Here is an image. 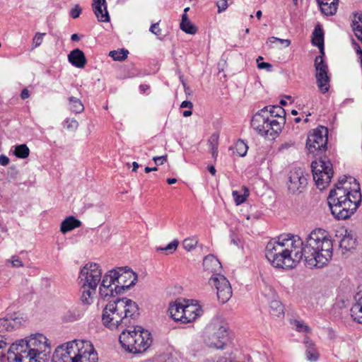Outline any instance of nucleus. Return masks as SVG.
I'll return each mask as SVG.
<instances>
[{
  "label": "nucleus",
  "instance_id": "16",
  "mask_svg": "<svg viewBox=\"0 0 362 362\" xmlns=\"http://www.w3.org/2000/svg\"><path fill=\"white\" fill-rule=\"evenodd\" d=\"M353 189L349 191L347 187L344 186L336 185L335 188L332 189L327 197V202L329 206L334 204H339L344 198H349L351 197Z\"/></svg>",
  "mask_w": 362,
  "mask_h": 362
},
{
  "label": "nucleus",
  "instance_id": "17",
  "mask_svg": "<svg viewBox=\"0 0 362 362\" xmlns=\"http://www.w3.org/2000/svg\"><path fill=\"white\" fill-rule=\"evenodd\" d=\"M92 8L99 21H110V16L107 10L106 0H93Z\"/></svg>",
  "mask_w": 362,
  "mask_h": 362
},
{
  "label": "nucleus",
  "instance_id": "20",
  "mask_svg": "<svg viewBox=\"0 0 362 362\" xmlns=\"http://www.w3.org/2000/svg\"><path fill=\"white\" fill-rule=\"evenodd\" d=\"M198 309L189 305H184L183 309L181 310L182 315H180V322L182 324H187L194 321L199 313H197Z\"/></svg>",
  "mask_w": 362,
  "mask_h": 362
},
{
  "label": "nucleus",
  "instance_id": "39",
  "mask_svg": "<svg viewBox=\"0 0 362 362\" xmlns=\"http://www.w3.org/2000/svg\"><path fill=\"white\" fill-rule=\"evenodd\" d=\"M291 324L296 327V329L300 332H308L310 331V328L303 322L294 320L291 322Z\"/></svg>",
  "mask_w": 362,
  "mask_h": 362
},
{
  "label": "nucleus",
  "instance_id": "33",
  "mask_svg": "<svg viewBox=\"0 0 362 362\" xmlns=\"http://www.w3.org/2000/svg\"><path fill=\"white\" fill-rule=\"evenodd\" d=\"M235 150L239 156L243 157L247 154L248 150L247 144L243 140L239 139L235 144Z\"/></svg>",
  "mask_w": 362,
  "mask_h": 362
},
{
  "label": "nucleus",
  "instance_id": "59",
  "mask_svg": "<svg viewBox=\"0 0 362 362\" xmlns=\"http://www.w3.org/2000/svg\"><path fill=\"white\" fill-rule=\"evenodd\" d=\"M150 86L147 84H141L139 86L140 91L143 93H146L147 90H148Z\"/></svg>",
  "mask_w": 362,
  "mask_h": 362
},
{
  "label": "nucleus",
  "instance_id": "42",
  "mask_svg": "<svg viewBox=\"0 0 362 362\" xmlns=\"http://www.w3.org/2000/svg\"><path fill=\"white\" fill-rule=\"evenodd\" d=\"M218 136L216 134H213L210 136L208 143L210 146L211 150H214L218 148Z\"/></svg>",
  "mask_w": 362,
  "mask_h": 362
},
{
  "label": "nucleus",
  "instance_id": "52",
  "mask_svg": "<svg viewBox=\"0 0 362 362\" xmlns=\"http://www.w3.org/2000/svg\"><path fill=\"white\" fill-rule=\"evenodd\" d=\"M9 158L5 155H0V164L3 166H6L9 163Z\"/></svg>",
  "mask_w": 362,
  "mask_h": 362
},
{
  "label": "nucleus",
  "instance_id": "5",
  "mask_svg": "<svg viewBox=\"0 0 362 362\" xmlns=\"http://www.w3.org/2000/svg\"><path fill=\"white\" fill-rule=\"evenodd\" d=\"M102 271L97 263H88L81 270L79 284H81V300L83 303L90 305L93 296L96 293V288L101 281Z\"/></svg>",
  "mask_w": 362,
  "mask_h": 362
},
{
  "label": "nucleus",
  "instance_id": "48",
  "mask_svg": "<svg viewBox=\"0 0 362 362\" xmlns=\"http://www.w3.org/2000/svg\"><path fill=\"white\" fill-rule=\"evenodd\" d=\"M153 160L157 165H163L167 160V155L162 156H155L153 158Z\"/></svg>",
  "mask_w": 362,
  "mask_h": 362
},
{
  "label": "nucleus",
  "instance_id": "10",
  "mask_svg": "<svg viewBox=\"0 0 362 362\" xmlns=\"http://www.w3.org/2000/svg\"><path fill=\"white\" fill-rule=\"evenodd\" d=\"M311 170L317 187L320 190L325 189L334 173L331 162L320 158L311 163Z\"/></svg>",
  "mask_w": 362,
  "mask_h": 362
},
{
  "label": "nucleus",
  "instance_id": "14",
  "mask_svg": "<svg viewBox=\"0 0 362 362\" xmlns=\"http://www.w3.org/2000/svg\"><path fill=\"white\" fill-rule=\"evenodd\" d=\"M307 178L301 168H294L290 171L288 189L292 194H300L307 186Z\"/></svg>",
  "mask_w": 362,
  "mask_h": 362
},
{
  "label": "nucleus",
  "instance_id": "27",
  "mask_svg": "<svg viewBox=\"0 0 362 362\" xmlns=\"http://www.w3.org/2000/svg\"><path fill=\"white\" fill-rule=\"evenodd\" d=\"M313 37L312 42L315 46H317L320 49L322 54L324 53V33L321 28H315L313 32Z\"/></svg>",
  "mask_w": 362,
  "mask_h": 362
},
{
  "label": "nucleus",
  "instance_id": "57",
  "mask_svg": "<svg viewBox=\"0 0 362 362\" xmlns=\"http://www.w3.org/2000/svg\"><path fill=\"white\" fill-rule=\"evenodd\" d=\"M29 91L25 88L21 91V97L22 99L25 100L29 97Z\"/></svg>",
  "mask_w": 362,
  "mask_h": 362
},
{
  "label": "nucleus",
  "instance_id": "35",
  "mask_svg": "<svg viewBox=\"0 0 362 362\" xmlns=\"http://www.w3.org/2000/svg\"><path fill=\"white\" fill-rule=\"evenodd\" d=\"M244 194H240L238 191H233L232 195L236 205H240L246 201V197L249 195L247 189L244 187Z\"/></svg>",
  "mask_w": 362,
  "mask_h": 362
},
{
  "label": "nucleus",
  "instance_id": "21",
  "mask_svg": "<svg viewBox=\"0 0 362 362\" xmlns=\"http://www.w3.org/2000/svg\"><path fill=\"white\" fill-rule=\"evenodd\" d=\"M322 13L326 16L334 15L337 9L338 0H317Z\"/></svg>",
  "mask_w": 362,
  "mask_h": 362
},
{
  "label": "nucleus",
  "instance_id": "37",
  "mask_svg": "<svg viewBox=\"0 0 362 362\" xmlns=\"http://www.w3.org/2000/svg\"><path fill=\"white\" fill-rule=\"evenodd\" d=\"M197 243L198 240L195 237L187 238L183 240L182 246L186 250L191 251L192 250L195 248Z\"/></svg>",
  "mask_w": 362,
  "mask_h": 362
},
{
  "label": "nucleus",
  "instance_id": "56",
  "mask_svg": "<svg viewBox=\"0 0 362 362\" xmlns=\"http://www.w3.org/2000/svg\"><path fill=\"white\" fill-rule=\"evenodd\" d=\"M352 21L359 22V23L362 24V13H356Z\"/></svg>",
  "mask_w": 362,
  "mask_h": 362
},
{
  "label": "nucleus",
  "instance_id": "32",
  "mask_svg": "<svg viewBox=\"0 0 362 362\" xmlns=\"http://www.w3.org/2000/svg\"><path fill=\"white\" fill-rule=\"evenodd\" d=\"M350 311L353 320L362 324V305L354 304L352 305Z\"/></svg>",
  "mask_w": 362,
  "mask_h": 362
},
{
  "label": "nucleus",
  "instance_id": "2",
  "mask_svg": "<svg viewBox=\"0 0 362 362\" xmlns=\"http://www.w3.org/2000/svg\"><path fill=\"white\" fill-rule=\"evenodd\" d=\"M8 344L0 336V350ZM51 354V346L47 339L42 334H32L13 343L7 351V356L0 351V362H47Z\"/></svg>",
  "mask_w": 362,
  "mask_h": 362
},
{
  "label": "nucleus",
  "instance_id": "25",
  "mask_svg": "<svg viewBox=\"0 0 362 362\" xmlns=\"http://www.w3.org/2000/svg\"><path fill=\"white\" fill-rule=\"evenodd\" d=\"M268 107V115L272 117H277L279 122H282V126L284 127L286 122V111L280 105H269Z\"/></svg>",
  "mask_w": 362,
  "mask_h": 362
},
{
  "label": "nucleus",
  "instance_id": "1",
  "mask_svg": "<svg viewBox=\"0 0 362 362\" xmlns=\"http://www.w3.org/2000/svg\"><path fill=\"white\" fill-rule=\"evenodd\" d=\"M333 255V243L327 232L316 228L304 240L299 236L282 234L266 246L265 257L276 268H293L304 259L307 267L322 268Z\"/></svg>",
  "mask_w": 362,
  "mask_h": 362
},
{
  "label": "nucleus",
  "instance_id": "38",
  "mask_svg": "<svg viewBox=\"0 0 362 362\" xmlns=\"http://www.w3.org/2000/svg\"><path fill=\"white\" fill-rule=\"evenodd\" d=\"M64 127L71 132H75L78 127V123L75 119L66 118L64 121Z\"/></svg>",
  "mask_w": 362,
  "mask_h": 362
},
{
  "label": "nucleus",
  "instance_id": "41",
  "mask_svg": "<svg viewBox=\"0 0 362 362\" xmlns=\"http://www.w3.org/2000/svg\"><path fill=\"white\" fill-rule=\"evenodd\" d=\"M45 35V33H37L35 34V35L34 36V37L33 39V44L34 48L39 47L42 44V40H43V36Z\"/></svg>",
  "mask_w": 362,
  "mask_h": 362
},
{
  "label": "nucleus",
  "instance_id": "40",
  "mask_svg": "<svg viewBox=\"0 0 362 362\" xmlns=\"http://www.w3.org/2000/svg\"><path fill=\"white\" fill-rule=\"evenodd\" d=\"M179 244V241L177 240H174L169 244H168L164 247H159L157 249L158 251H167L169 252V253H173L174 251L176 250L177 246Z\"/></svg>",
  "mask_w": 362,
  "mask_h": 362
},
{
  "label": "nucleus",
  "instance_id": "26",
  "mask_svg": "<svg viewBox=\"0 0 362 362\" xmlns=\"http://www.w3.org/2000/svg\"><path fill=\"white\" fill-rule=\"evenodd\" d=\"M339 245L342 250H344L345 252L349 251L355 247L356 239L354 238L352 235L346 230L345 234L341 239Z\"/></svg>",
  "mask_w": 362,
  "mask_h": 362
},
{
  "label": "nucleus",
  "instance_id": "6",
  "mask_svg": "<svg viewBox=\"0 0 362 362\" xmlns=\"http://www.w3.org/2000/svg\"><path fill=\"white\" fill-rule=\"evenodd\" d=\"M122 346L129 353L144 352L152 344L151 333L141 326L133 330H123L119 337Z\"/></svg>",
  "mask_w": 362,
  "mask_h": 362
},
{
  "label": "nucleus",
  "instance_id": "45",
  "mask_svg": "<svg viewBox=\"0 0 362 362\" xmlns=\"http://www.w3.org/2000/svg\"><path fill=\"white\" fill-rule=\"evenodd\" d=\"M218 7V12L221 13L224 11L228 6V0H220L216 3Z\"/></svg>",
  "mask_w": 362,
  "mask_h": 362
},
{
  "label": "nucleus",
  "instance_id": "15",
  "mask_svg": "<svg viewBox=\"0 0 362 362\" xmlns=\"http://www.w3.org/2000/svg\"><path fill=\"white\" fill-rule=\"evenodd\" d=\"M75 340L57 346L52 356V362H76L74 361Z\"/></svg>",
  "mask_w": 362,
  "mask_h": 362
},
{
  "label": "nucleus",
  "instance_id": "12",
  "mask_svg": "<svg viewBox=\"0 0 362 362\" xmlns=\"http://www.w3.org/2000/svg\"><path fill=\"white\" fill-rule=\"evenodd\" d=\"M209 284L216 289L218 300L221 303L228 302L232 296V288L228 280L222 274H213L209 280Z\"/></svg>",
  "mask_w": 362,
  "mask_h": 362
},
{
  "label": "nucleus",
  "instance_id": "24",
  "mask_svg": "<svg viewBox=\"0 0 362 362\" xmlns=\"http://www.w3.org/2000/svg\"><path fill=\"white\" fill-rule=\"evenodd\" d=\"M305 356L310 361H317L319 358V353L315 347V343L309 338L305 339Z\"/></svg>",
  "mask_w": 362,
  "mask_h": 362
},
{
  "label": "nucleus",
  "instance_id": "61",
  "mask_svg": "<svg viewBox=\"0 0 362 362\" xmlns=\"http://www.w3.org/2000/svg\"><path fill=\"white\" fill-rule=\"evenodd\" d=\"M71 40L72 41L77 42L80 40V36L78 34L74 33V34L71 35Z\"/></svg>",
  "mask_w": 362,
  "mask_h": 362
},
{
  "label": "nucleus",
  "instance_id": "18",
  "mask_svg": "<svg viewBox=\"0 0 362 362\" xmlns=\"http://www.w3.org/2000/svg\"><path fill=\"white\" fill-rule=\"evenodd\" d=\"M24 321L22 317L16 316V314L0 318V332L12 330L22 325Z\"/></svg>",
  "mask_w": 362,
  "mask_h": 362
},
{
  "label": "nucleus",
  "instance_id": "46",
  "mask_svg": "<svg viewBox=\"0 0 362 362\" xmlns=\"http://www.w3.org/2000/svg\"><path fill=\"white\" fill-rule=\"evenodd\" d=\"M269 42L271 43H274L276 42H280L282 44H285V46L286 47H288L290 45H291V40H283V39H280V38H278V37H272L269 39Z\"/></svg>",
  "mask_w": 362,
  "mask_h": 362
},
{
  "label": "nucleus",
  "instance_id": "9",
  "mask_svg": "<svg viewBox=\"0 0 362 362\" xmlns=\"http://www.w3.org/2000/svg\"><path fill=\"white\" fill-rule=\"evenodd\" d=\"M353 180L356 187L353 189L351 197L344 198L339 204H334L329 206L332 214L339 220H344L349 218L356 211L361 202V193L359 183L354 177H349ZM350 183L351 181L349 182Z\"/></svg>",
  "mask_w": 362,
  "mask_h": 362
},
{
  "label": "nucleus",
  "instance_id": "53",
  "mask_svg": "<svg viewBox=\"0 0 362 362\" xmlns=\"http://www.w3.org/2000/svg\"><path fill=\"white\" fill-rule=\"evenodd\" d=\"M180 107H182V108H188V109L192 110V107H193V104H192V103L191 101L185 100V101H183L181 103Z\"/></svg>",
  "mask_w": 362,
  "mask_h": 362
},
{
  "label": "nucleus",
  "instance_id": "44",
  "mask_svg": "<svg viewBox=\"0 0 362 362\" xmlns=\"http://www.w3.org/2000/svg\"><path fill=\"white\" fill-rule=\"evenodd\" d=\"M81 13V8L78 4H76L74 8H72L70 11V16L73 18H78Z\"/></svg>",
  "mask_w": 362,
  "mask_h": 362
},
{
  "label": "nucleus",
  "instance_id": "49",
  "mask_svg": "<svg viewBox=\"0 0 362 362\" xmlns=\"http://www.w3.org/2000/svg\"><path fill=\"white\" fill-rule=\"evenodd\" d=\"M11 263L13 267H23V263L20 258L18 256H13L11 259Z\"/></svg>",
  "mask_w": 362,
  "mask_h": 362
},
{
  "label": "nucleus",
  "instance_id": "31",
  "mask_svg": "<svg viewBox=\"0 0 362 362\" xmlns=\"http://www.w3.org/2000/svg\"><path fill=\"white\" fill-rule=\"evenodd\" d=\"M13 154L18 158L24 159L29 156L30 149L26 144L16 145Z\"/></svg>",
  "mask_w": 362,
  "mask_h": 362
},
{
  "label": "nucleus",
  "instance_id": "55",
  "mask_svg": "<svg viewBox=\"0 0 362 362\" xmlns=\"http://www.w3.org/2000/svg\"><path fill=\"white\" fill-rule=\"evenodd\" d=\"M353 44L354 45V49H355L357 55L360 56L362 53V49H361L360 45L355 42H354Z\"/></svg>",
  "mask_w": 362,
  "mask_h": 362
},
{
  "label": "nucleus",
  "instance_id": "13",
  "mask_svg": "<svg viewBox=\"0 0 362 362\" xmlns=\"http://www.w3.org/2000/svg\"><path fill=\"white\" fill-rule=\"evenodd\" d=\"M324 54L318 55L315 59V78L317 85L322 93H326L329 89V77L328 66L324 61Z\"/></svg>",
  "mask_w": 362,
  "mask_h": 362
},
{
  "label": "nucleus",
  "instance_id": "34",
  "mask_svg": "<svg viewBox=\"0 0 362 362\" xmlns=\"http://www.w3.org/2000/svg\"><path fill=\"white\" fill-rule=\"evenodd\" d=\"M129 52L127 49H122L119 50H113L111 51L109 55L115 60V61H122L127 58Z\"/></svg>",
  "mask_w": 362,
  "mask_h": 362
},
{
  "label": "nucleus",
  "instance_id": "3",
  "mask_svg": "<svg viewBox=\"0 0 362 362\" xmlns=\"http://www.w3.org/2000/svg\"><path fill=\"white\" fill-rule=\"evenodd\" d=\"M136 302L127 298H117L109 301L103 310L102 322L105 327L115 329L119 326H127L129 319H135L139 315Z\"/></svg>",
  "mask_w": 362,
  "mask_h": 362
},
{
  "label": "nucleus",
  "instance_id": "11",
  "mask_svg": "<svg viewBox=\"0 0 362 362\" xmlns=\"http://www.w3.org/2000/svg\"><path fill=\"white\" fill-rule=\"evenodd\" d=\"M328 130L326 127H320L308 134L306 141V148L309 153L315 156H320L327 150Z\"/></svg>",
  "mask_w": 362,
  "mask_h": 362
},
{
  "label": "nucleus",
  "instance_id": "29",
  "mask_svg": "<svg viewBox=\"0 0 362 362\" xmlns=\"http://www.w3.org/2000/svg\"><path fill=\"white\" fill-rule=\"evenodd\" d=\"M183 309V304L180 303H170L168 308V313L170 317L175 321L180 322V315H182L181 310Z\"/></svg>",
  "mask_w": 362,
  "mask_h": 362
},
{
  "label": "nucleus",
  "instance_id": "23",
  "mask_svg": "<svg viewBox=\"0 0 362 362\" xmlns=\"http://www.w3.org/2000/svg\"><path fill=\"white\" fill-rule=\"evenodd\" d=\"M203 267L206 271L215 273L221 268V265L220 262L214 255H210L204 257L203 260Z\"/></svg>",
  "mask_w": 362,
  "mask_h": 362
},
{
  "label": "nucleus",
  "instance_id": "51",
  "mask_svg": "<svg viewBox=\"0 0 362 362\" xmlns=\"http://www.w3.org/2000/svg\"><path fill=\"white\" fill-rule=\"evenodd\" d=\"M230 237V243L239 247V243H240V240L237 237V235L235 233H231Z\"/></svg>",
  "mask_w": 362,
  "mask_h": 362
},
{
  "label": "nucleus",
  "instance_id": "22",
  "mask_svg": "<svg viewBox=\"0 0 362 362\" xmlns=\"http://www.w3.org/2000/svg\"><path fill=\"white\" fill-rule=\"evenodd\" d=\"M81 226V222L80 220L73 216H70L62 222L60 230L63 234H65L75 228H79Z\"/></svg>",
  "mask_w": 362,
  "mask_h": 362
},
{
  "label": "nucleus",
  "instance_id": "7",
  "mask_svg": "<svg viewBox=\"0 0 362 362\" xmlns=\"http://www.w3.org/2000/svg\"><path fill=\"white\" fill-rule=\"evenodd\" d=\"M251 127L262 136L274 139L281 132L282 122L270 119L268 116V107L259 110L252 118Z\"/></svg>",
  "mask_w": 362,
  "mask_h": 362
},
{
  "label": "nucleus",
  "instance_id": "64",
  "mask_svg": "<svg viewBox=\"0 0 362 362\" xmlns=\"http://www.w3.org/2000/svg\"><path fill=\"white\" fill-rule=\"evenodd\" d=\"M132 166H133L132 171L136 172V170L139 168V163H136V161H134V162L132 163Z\"/></svg>",
  "mask_w": 362,
  "mask_h": 362
},
{
  "label": "nucleus",
  "instance_id": "47",
  "mask_svg": "<svg viewBox=\"0 0 362 362\" xmlns=\"http://www.w3.org/2000/svg\"><path fill=\"white\" fill-rule=\"evenodd\" d=\"M158 24V23H153L149 29L150 32H151L157 36L161 35V29L159 28Z\"/></svg>",
  "mask_w": 362,
  "mask_h": 362
},
{
  "label": "nucleus",
  "instance_id": "43",
  "mask_svg": "<svg viewBox=\"0 0 362 362\" xmlns=\"http://www.w3.org/2000/svg\"><path fill=\"white\" fill-rule=\"evenodd\" d=\"M351 27L356 36H358V33H362V24L359 22L352 21Z\"/></svg>",
  "mask_w": 362,
  "mask_h": 362
},
{
  "label": "nucleus",
  "instance_id": "4",
  "mask_svg": "<svg viewBox=\"0 0 362 362\" xmlns=\"http://www.w3.org/2000/svg\"><path fill=\"white\" fill-rule=\"evenodd\" d=\"M137 274L128 267H118L108 271L103 277L99 287L102 298L109 300L124 293L137 281Z\"/></svg>",
  "mask_w": 362,
  "mask_h": 362
},
{
  "label": "nucleus",
  "instance_id": "62",
  "mask_svg": "<svg viewBox=\"0 0 362 362\" xmlns=\"http://www.w3.org/2000/svg\"><path fill=\"white\" fill-rule=\"evenodd\" d=\"M208 170L209 171V173L212 175H216V168L214 165H209L208 167Z\"/></svg>",
  "mask_w": 362,
  "mask_h": 362
},
{
  "label": "nucleus",
  "instance_id": "8",
  "mask_svg": "<svg viewBox=\"0 0 362 362\" xmlns=\"http://www.w3.org/2000/svg\"><path fill=\"white\" fill-rule=\"evenodd\" d=\"M227 323L219 318H214L204 330V343L210 348L223 349L228 337Z\"/></svg>",
  "mask_w": 362,
  "mask_h": 362
},
{
  "label": "nucleus",
  "instance_id": "54",
  "mask_svg": "<svg viewBox=\"0 0 362 362\" xmlns=\"http://www.w3.org/2000/svg\"><path fill=\"white\" fill-rule=\"evenodd\" d=\"M204 362H231L226 358H218L216 361L212 359H206Z\"/></svg>",
  "mask_w": 362,
  "mask_h": 362
},
{
  "label": "nucleus",
  "instance_id": "19",
  "mask_svg": "<svg viewBox=\"0 0 362 362\" xmlns=\"http://www.w3.org/2000/svg\"><path fill=\"white\" fill-rule=\"evenodd\" d=\"M69 62L77 68H83L87 60L86 56L82 50L78 48L74 49L68 54Z\"/></svg>",
  "mask_w": 362,
  "mask_h": 362
},
{
  "label": "nucleus",
  "instance_id": "60",
  "mask_svg": "<svg viewBox=\"0 0 362 362\" xmlns=\"http://www.w3.org/2000/svg\"><path fill=\"white\" fill-rule=\"evenodd\" d=\"M348 177L344 176L339 180V182L336 185L342 186V185L345 184L347 182Z\"/></svg>",
  "mask_w": 362,
  "mask_h": 362
},
{
  "label": "nucleus",
  "instance_id": "58",
  "mask_svg": "<svg viewBox=\"0 0 362 362\" xmlns=\"http://www.w3.org/2000/svg\"><path fill=\"white\" fill-rule=\"evenodd\" d=\"M355 300H356L355 304L362 305V294L360 295V293H357L355 296Z\"/></svg>",
  "mask_w": 362,
  "mask_h": 362
},
{
  "label": "nucleus",
  "instance_id": "28",
  "mask_svg": "<svg viewBox=\"0 0 362 362\" xmlns=\"http://www.w3.org/2000/svg\"><path fill=\"white\" fill-rule=\"evenodd\" d=\"M68 102L69 110L72 112L78 114L84 110V106L79 98L71 96L68 98Z\"/></svg>",
  "mask_w": 362,
  "mask_h": 362
},
{
  "label": "nucleus",
  "instance_id": "63",
  "mask_svg": "<svg viewBox=\"0 0 362 362\" xmlns=\"http://www.w3.org/2000/svg\"><path fill=\"white\" fill-rule=\"evenodd\" d=\"M192 114V110L189 109L188 110H185L183 112L182 115L184 117H187L191 116Z\"/></svg>",
  "mask_w": 362,
  "mask_h": 362
},
{
  "label": "nucleus",
  "instance_id": "30",
  "mask_svg": "<svg viewBox=\"0 0 362 362\" xmlns=\"http://www.w3.org/2000/svg\"><path fill=\"white\" fill-rule=\"evenodd\" d=\"M270 314L274 317H283L284 316V305L277 300H272L270 303Z\"/></svg>",
  "mask_w": 362,
  "mask_h": 362
},
{
  "label": "nucleus",
  "instance_id": "50",
  "mask_svg": "<svg viewBox=\"0 0 362 362\" xmlns=\"http://www.w3.org/2000/svg\"><path fill=\"white\" fill-rule=\"evenodd\" d=\"M257 67L259 69H267V71H271L272 65L267 62H260L258 63Z\"/></svg>",
  "mask_w": 362,
  "mask_h": 362
},
{
  "label": "nucleus",
  "instance_id": "36",
  "mask_svg": "<svg viewBox=\"0 0 362 362\" xmlns=\"http://www.w3.org/2000/svg\"><path fill=\"white\" fill-rule=\"evenodd\" d=\"M180 29L187 34L194 35L197 33L196 27L191 23L190 21L187 22H180Z\"/></svg>",
  "mask_w": 362,
  "mask_h": 362
}]
</instances>
